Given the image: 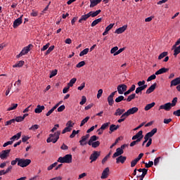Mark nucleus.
Returning <instances> with one entry per match:
<instances>
[{"label":"nucleus","mask_w":180,"mask_h":180,"mask_svg":"<svg viewBox=\"0 0 180 180\" xmlns=\"http://www.w3.org/2000/svg\"><path fill=\"white\" fill-rule=\"evenodd\" d=\"M60 134L61 131H58L54 134H49V137L46 139V143H53V144H56V142L58 141Z\"/></svg>","instance_id":"f257e3e1"},{"label":"nucleus","mask_w":180,"mask_h":180,"mask_svg":"<svg viewBox=\"0 0 180 180\" xmlns=\"http://www.w3.org/2000/svg\"><path fill=\"white\" fill-rule=\"evenodd\" d=\"M58 162H60L61 164H71L72 162V155L68 154L64 157H59Z\"/></svg>","instance_id":"f03ea898"},{"label":"nucleus","mask_w":180,"mask_h":180,"mask_svg":"<svg viewBox=\"0 0 180 180\" xmlns=\"http://www.w3.org/2000/svg\"><path fill=\"white\" fill-rule=\"evenodd\" d=\"M32 160L30 159H23L19 158V162H18V167H21V168H25V167H27L30 165Z\"/></svg>","instance_id":"7ed1b4c3"},{"label":"nucleus","mask_w":180,"mask_h":180,"mask_svg":"<svg viewBox=\"0 0 180 180\" xmlns=\"http://www.w3.org/2000/svg\"><path fill=\"white\" fill-rule=\"evenodd\" d=\"M155 133H157V128H154L150 132L147 133L145 136H144V141L142 143V146L144 147V145L146 144V143H147V141H148V139H150V137H153V136H154V134H155Z\"/></svg>","instance_id":"20e7f679"},{"label":"nucleus","mask_w":180,"mask_h":180,"mask_svg":"<svg viewBox=\"0 0 180 180\" xmlns=\"http://www.w3.org/2000/svg\"><path fill=\"white\" fill-rule=\"evenodd\" d=\"M32 47H33V44H30L28 46L24 47L21 51V52L17 56V58H19L22 57V56H25L27 54V53L30 51V49H32Z\"/></svg>","instance_id":"39448f33"},{"label":"nucleus","mask_w":180,"mask_h":180,"mask_svg":"<svg viewBox=\"0 0 180 180\" xmlns=\"http://www.w3.org/2000/svg\"><path fill=\"white\" fill-rule=\"evenodd\" d=\"M99 157H101V152L94 150L89 157V160H91V164H92V162H94V161H96V160H98Z\"/></svg>","instance_id":"423d86ee"},{"label":"nucleus","mask_w":180,"mask_h":180,"mask_svg":"<svg viewBox=\"0 0 180 180\" xmlns=\"http://www.w3.org/2000/svg\"><path fill=\"white\" fill-rule=\"evenodd\" d=\"M117 89L120 95H123V94L127 91V85L124 84H120L117 86Z\"/></svg>","instance_id":"0eeeda50"},{"label":"nucleus","mask_w":180,"mask_h":180,"mask_svg":"<svg viewBox=\"0 0 180 180\" xmlns=\"http://www.w3.org/2000/svg\"><path fill=\"white\" fill-rule=\"evenodd\" d=\"M116 94H117V91H113L112 93L110 94V96H108L107 101L108 102V105L110 106H113V103H115V101L113 100V97L115 96V95H116Z\"/></svg>","instance_id":"6e6552de"},{"label":"nucleus","mask_w":180,"mask_h":180,"mask_svg":"<svg viewBox=\"0 0 180 180\" xmlns=\"http://www.w3.org/2000/svg\"><path fill=\"white\" fill-rule=\"evenodd\" d=\"M9 154H11V149H7V150H2L0 153L1 160H6V158L9 157Z\"/></svg>","instance_id":"1a4fd4ad"},{"label":"nucleus","mask_w":180,"mask_h":180,"mask_svg":"<svg viewBox=\"0 0 180 180\" xmlns=\"http://www.w3.org/2000/svg\"><path fill=\"white\" fill-rule=\"evenodd\" d=\"M172 108V106L171 105V103H167L164 105H161L159 107V110H161L162 109H163L164 110L169 112V110H171Z\"/></svg>","instance_id":"9d476101"},{"label":"nucleus","mask_w":180,"mask_h":180,"mask_svg":"<svg viewBox=\"0 0 180 180\" xmlns=\"http://www.w3.org/2000/svg\"><path fill=\"white\" fill-rule=\"evenodd\" d=\"M110 169L109 167H106L102 172L101 174V179H106V178H108V176H109V172H110Z\"/></svg>","instance_id":"9b49d317"},{"label":"nucleus","mask_w":180,"mask_h":180,"mask_svg":"<svg viewBox=\"0 0 180 180\" xmlns=\"http://www.w3.org/2000/svg\"><path fill=\"white\" fill-rule=\"evenodd\" d=\"M22 18H23V15H22L20 17L17 18L13 22V27H14V29H16V27H18V26H20V25H22Z\"/></svg>","instance_id":"f8f14e48"},{"label":"nucleus","mask_w":180,"mask_h":180,"mask_svg":"<svg viewBox=\"0 0 180 180\" xmlns=\"http://www.w3.org/2000/svg\"><path fill=\"white\" fill-rule=\"evenodd\" d=\"M126 160H127V157L120 155L116 158V163L119 164V162H121V164H124V162H126Z\"/></svg>","instance_id":"ddd939ff"},{"label":"nucleus","mask_w":180,"mask_h":180,"mask_svg":"<svg viewBox=\"0 0 180 180\" xmlns=\"http://www.w3.org/2000/svg\"><path fill=\"white\" fill-rule=\"evenodd\" d=\"M138 112H139V108L133 107L131 108H129L127 111V113L128 114L129 116H130V115H134V113H137Z\"/></svg>","instance_id":"4468645a"},{"label":"nucleus","mask_w":180,"mask_h":180,"mask_svg":"<svg viewBox=\"0 0 180 180\" xmlns=\"http://www.w3.org/2000/svg\"><path fill=\"white\" fill-rule=\"evenodd\" d=\"M179 84H180V78L177 77L171 81L170 87L172 88V86H176V85H179Z\"/></svg>","instance_id":"2eb2a0df"},{"label":"nucleus","mask_w":180,"mask_h":180,"mask_svg":"<svg viewBox=\"0 0 180 180\" xmlns=\"http://www.w3.org/2000/svg\"><path fill=\"white\" fill-rule=\"evenodd\" d=\"M123 153H124V151L123 150L117 148L116 149V152L112 155V158H116L117 157H120V155H122V154H123Z\"/></svg>","instance_id":"dca6fc26"},{"label":"nucleus","mask_w":180,"mask_h":180,"mask_svg":"<svg viewBox=\"0 0 180 180\" xmlns=\"http://www.w3.org/2000/svg\"><path fill=\"white\" fill-rule=\"evenodd\" d=\"M155 86H157V83L152 84L146 91V95H149L151 92H154L155 90Z\"/></svg>","instance_id":"f3484780"},{"label":"nucleus","mask_w":180,"mask_h":180,"mask_svg":"<svg viewBox=\"0 0 180 180\" xmlns=\"http://www.w3.org/2000/svg\"><path fill=\"white\" fill-rule=\"evenodd\" d=\"M169 69L166 68H162L159 70L155 72V75H160V74H165V72H167Z\"/></svg>","instance_id":"a211bd4d"},{"label":"nucleus","mask_w":180,"mask_h":180,"mask_svg":"<svg viewBox=\"0 0 180 180\" xmlns=\"http://www.w3.org/2000/svg\"><path fill=\"white\" fill-rule=\"evenodd\" d=\"M126 29H127V25H124V26L117 29L115 30V33H117V34H120L123 33V32H124L126 30Z\"/></svg>","instance_id":"6ab92c4d"},{"label":"nucleus","mask_w":180,"mask_h":180,"mask_svg":"<svg viewBox=\"0 0 180 180\" xmlns=\"http://www.w3.org/2000/svg\"><path fill=\"white\" fill-rule=\"evenodd\" d=\"M44 109H46V107H44V105H38L37 106V108L34 110V112L35 113H41V112H43Z\"/></svg>","instance_id":"aec40b11"},{"label":"nucleus","mask_w":180,"mask_h":180,"mask_svg":"<svg viewBox=\"0 0 180 180\" xmlns=\"http://www.w3.org/2000/svg\"><path fill=\"white\" fill-rule=\"evenodd\" d=\"M124 112H126V110L117 108V109L115 110V112L114 113V115H115V116H122V115L124 114Z\"/></svg>","instance_id":"412c9836"},{"label":"nucleus","mask_w":180,"mask_h":180,"mask_svg":"<svg viewBox=\"0 0 180 180\" xmlns=\"http://www.w3.org/2000/svg\"><path fill=\"white\" fill-rule=\"evenodd\" d=\"M120 127V126L119 125H115V124H111L110 126V131L109 134H112V133H113V131L117 130V129H119Z\"/></svg>","instance_id":"4be33fe9"},{"label":"nucleus","mask_w":180,"mask_h":180,"mask_svg":"<svg viewBox=\"0 0 180 180\" xmlns=\"http://www.w3.org/2000/svg\"><path fill=\"white\" fill-rule=\"evenodd\" d=\"M135 89H136V85L132 84L131 88L124 93V96H127V95L131 94V92H133V91H135Z\"/></svg>","instance_id":"5701e85b"},{"label":"nucleus","mask_w":180,"mask_h":180,"mask_svg":"<svg viewBox=\"0 0 180 180\" xmlns=\"http://www.w3.org/2000/svg\"><path fill=\"white\" fill-rule=\"evenodd\" d=\"M21 136H22V132H18L17 134L13 136L10 139V140H11V141H13H13H15V140H19V139L21 137Z\"/></svg>","instance_id":"b1692460"},{"label":"nucleus","mask_w":180,"mask_h":180,"mask_svg":"<svg viewBox=\"0 0 180 180\" xmlns=\"http://www.w3.org/2000/svg\"><path fill=\"white\" fill-rule=\"evenodd\" d=\"M89 18H91L89 13L82 15L81 18L79 20V23H82L83 20H86Z\"/></svg>","instance_id":"393cba45"},{"label":"nucleus","mask_w":180,"mask_h":180,"mask_svg":"<svg viewBox=\"0 0 180 180\" xmlns=\"http://www.w3.org/2000/svg\"><path fill=\"white\" fill-rule=\"evenodd\" d=\"M101 12H102V11L97 10L96 11H90L89 13L90 16H91V18H95V17L98 16V15H99V13H101Z\"/></svg>","instance_id":"a878e982"},{"label":"nucleus","mask_w":180,"mask_h":180,"mask_svg":"<svg viewBox=\"0 0 180 180\" xmlns=\"http://www.w3.org/2000/svg\"><path fill=\"white\" fill-rule=\"evenodd\" d=\"M140 137H144V136L143 135V131L141 130L139 131L136 135L132 136V140H137V139Z\"/></svg>","instance_id":"bb28decb"},{"label":"nucleus","mask_w":180,"mask_h":180,"mask_svg":"<svg viewBox=\"0 0 180 180\" xmlns=\"http://www.w3.org/2000/svg\"><path fill=\"white\" fill-rule=\"evenodd\" d=\"M99 139V137L96 136V135H94L90 137V139L89 140V141L87 142V144H91L92 143H94L95 141H96V140H98Z\"/></svg>","instance_id":"cd10ccee"},{"label":"nucleus","mask_w":180,"mask_h":180,"mask_svg":"<svg viewBox=\"0 0 180 180\" xmlns=\"http://www.w3.org/2000/svg\"><path fill=\"white\" fill-rule=\"evenodd\" d=\"M87 138L85 137V136H82V140L79 141L80 146H86L88 144V142L86 141Z\"/></svg>","instance_id":"c85d7f7f"},{"label":"nucleus","mask_w":180,"mask_h":180,"mask_svg":"<svg viewBox=\"0 0 180 180\" xmlns=\"http://www.w3.org/2000/svg\"><path fill=\"white\" fill-rule=\"evenodd\" d=\"M25 64V61L20 60L15 65H13V68H20V67H23Z\"/></svg>","instance_id":"c756f323"},{"label":"nucleus","mask_w":180,"mask_h":180,"mask_svg":"<svg viewBox=\"0 0 180 180\" xmlns=\"http://www.w3.org/2000/svg\"><path fill=\"white\" fill-rule=\"evenodd\" d=\"M89 146H91L93 148H98V146H101V142L99 141H96L89 144Z\"/></svg>","instance_id":"7c9ffc66"},{"label":"nucleus","mask_w":180,"mask_h":180,"mask_svg":"<svg viewBox=\"0 0 180 180\" xmlns=\"http://www.w3.org/2000/svg\"><path fill=\"white\" fill-rule=\"evenodd\" d=\"M101 22H102V18L96 19L91 22V27H94V26H96V25H98V23H101Z\"/></svg>","instance_id":"2f4dec72"},{"label":"nucleus","mask_w":180,"mask_h":180,"mask_svg":"<svg viewBox=\"0 0 180 180\" xmlns=\"http://www.w3.org/2000/svg\"><path fill=\"white\" fill-rule=\"evenodd\" d=\"M148 169H144V172H142L141 175H138L136 176V178H139V180H143L144 179V177L146 176Z\"/></svg>","instance_id":"473e14b6"},{"label":"nucleus","mask_w":180,"mask_h":180,"mask_svg":"<svg viewBox=\"0 0 180 180\" xmlns=\"http://www.w3.org/2000/svg\"><path fill=\"white\" fill-rule=\"evenodd\" d=\"M154 106H155V103L154 102L150 103V104H147L145 107V110H150V109L154 108Z\"/></svg>","instance_id":"72a5a7b5"},{"label":"nucleus","mask_w":180,"mask_h":180,"mask_svg":"<svg viewBox=\"0 0 180 180\" xmlns=\"http://www.w3.org/2000/svg\"><path fill=\"white\" fill-rule=\"evenodd\" d=\"M89 53V49L86 48L79 53V57H82Z\"/></svg>","instance_id":"f704fd0d"},{"label":"nucleus","mask_w":180,"mask_h":180,"mask_svg":"<svg viewBox=\"0 0 180 180\" xmlns=\"http://www.w3.org/2000/svg\"><path fill=\"white\" fill-rule=\"evenodd\" d=\"M134 98H136V94H132L131 95H129L127 98H126L127 102H131V101H133V99H134Z\"/></svg>","instance_id":"c9c22d12"},{"label":"nucleus","mask_w":180,"mask_h":180,"mask_svg":"<svg viewBox=\"0 0 180 180\" xmlns=\"http://www.w3.org/2000/svg\"><path fill=\"white\" fill-rule=\"evenodd\" d=\"M177 103H178V98L175 97L172 101V103H170V105H172V108H174V106H176Z\"/></svg>","instance_id":"e433bc0d"},{"label":"nucleus","mask_w":180,"mask_h":180,"mask_svg":"<svg viewBox=\"0 0 180 180\" xmlns=\"http://www.w3.org/2000/svg\"><path fill=\"white\" fill-rule=\"evenodd\" d=\"M75 82H77V78L74 77L72 79H70V82L68 84L69 88L70 86H74V84H75Z\"/></svg>","instance_id":"4c0bfd02"},{"label":"nucleus","mask_w":180,"mask_h":180,"mask_svg":"<svg viewBox=\"0 0 180 180\" xmlns=\"http://www.w3.org/2000/svg\"><path fill=\"white\" fill-rule=\"evenodd\" d=\"M78 133H79V130L76 131L75 129H74L72 134L70 135V139H74V137H75V136H77Z\"/></svg>","instance_id":"58836bf2"},{"label":"nucleus","mask_w":180,"mask_h":180,"mask_svg":"<svg viewBox=\"0 0 180 180\" xmlns=\"http://www.w3.org/2000/svg\"><path fill=\"white\" fill-rule=\"evenodd\" d=\"M122 101H126V98H124V96H120L117 98H115V102L117 103H119V102H122Z\"/></svg>","instance_id":"ea45409f"},{"label":"nucleus","mask_w":180,"mask_h":180,"mask_svg":"<svg viewBox=\"0 0 180 180\" xmlns=\"http://www.w3.org/2000/svg\"><path fill=\"white\" fill-rule=\"evenodd\" d=\"M18 108V103H13L11 104V106L7 109V110L9 112L11 110H15Z\"/></svg>","instance_id":"a19ab883"},{"label":"nucleus","mask_w":180,"mask_h":180,"mask_svg":"<svg viewBox=\"0 0 180 180\" xmlns=\"http://www.w3.org/2000/svg\"><path fill=\"white\" fill-rule=\"evenodd\" d=\"M180 53V45L174 50V56L176 57Z\"/></svg>","instance_id":"79ce46f5"},{"label":"nucleus","mask_w":180,"mask_h":180,"mask_svg":"<svg viewBox=\"0 0 180 180\" xmlns=\"http://www.w3.org/2000/svg\"><path fill=\"white\" fill-rule=\"evenodd\" d=\"M167 56H168V52H162L159 55L158 60H162V58H164V57H167Z\"/></svg>","instance_id":"37998d69"},{"label":"nucleus","mask_w":180,"mask_h":180,"mask_svg":"<svg viewBox=\"0 0 180 180\" xmlns=\"http://www.w3.org/2000/svg\"><path fill=\"white\" fill-rule=\"evenodd\" d=\"M89 117H86L83 120H82L81 123H80V127H82V126H84V124H85V123L88 122V120H89Z\"/></svg>","instance_id":"c03bdc74"},{"label":"nucleus","mask_w":180,"mask_h":180,"mask_svg":"<svg viewBox=\"0 0 180 180\" xmlns=\"http://www.w3.org/2000/svg\"><path fill=\"white\" fill-rule=\"evenodd\" d=\"M57 72H58V70H57V69L52 70L49 75V78H53V77H56V75H57Z\"/></svg>","instance_id":"a18cd8bd"},{"label":"nucleus","mask_w":180,"mask_h":180,"mask_svg":"<svg viewBox=\"0 0 180 180\" xmlns=\"http://www.w3.org/2000/svg\"><path fill=\"white\" fill-rule=\"evenodd\" d=\"M109 124H110V122H107V123L103 124L101 127V129L105 130V129H108L109 127Z\"/></svg>","instance_id":"49530a36"},{"label":"nucleus","mask_w":180,"mask_h":180,"mask_svg":"<svg viewBox=\"0 0 180 180\" xmlns=\"http://www.w3.org/2000/svg\"><path fill=\"white\" fill-rule=\"evenodd\" d=\"M72 130V128H70V127H66L63 131L62 134H65V133H68V131H71Z\"/></svg>","instance_id":"de8ad7c7"},{"label":"nucleus","mask_w":180,"mask_h":180,"mask_svg":"<svg viewBox=\"0 0 180 180\" xmlns=\"http://www.w3.org/2000/svg\"><path fill=\"white\" fill-rule=\"evenodd\" d=\"M39 126L38 124H34L29 128V130H32V131H36L39 129Z\"/></svg>","instance_id":"09e8293b"},{"label":"nucleus","mask_w":180,"mask_h":180,"mask_svg":"<svg viewBox=\"0 0 180 180\" xmlns=\"http://www.w3.org/2000/svg\"><path fill=\"white\" fill-rule=\"evenodd\" d=\"M75 124V123L72 122V120H69L67 123H66V127H70V129L72 127H74V125Z\"/></svg>","instance_id":"8fccbe9b"},{"label":"nucleus","mask_w":180,"mask_h":180,"mask_svg":"<svg viewBox=\"0 0 180 180\" xmlns=\"http://www.w3.org/2000/svg\"><path fill=\"white\" fill-rule=\"evenodd\" d=\"M57 164H58L57 162L53 163L49 167H48L47 170L51 171V169H53V168H54L55 167H57Z\"/></svg>","instance_id":"3c124183"},{"label":"nucleus","mask_w":180,"mask_h":180,"mask_svg":"<svg viewBox=\"0 0 180 180\" xmlns=\"http://www.w3.org/2000/svg\"><path fill=\"white\" fill-rule=\"evenodd\" d=\"M157 75H152L147 79V82H150V81H153V79H155L157 78Z\"/></svg>","instance_id":"603ef678"},{"label":"nucleus","mask_w":180,"mask_h":180,"mask_svg":"<svg viewBox=\"0 0 180 180\" xmlns=\"http://www.w3.org/2000/svg\"><path fill=\"white\" fill-rule=\"evenodd\" d=\"M96 0H90V8H94V6H96Z\"/></svg>","instance_id":"864d4df0"},{"label":"nucleus","mask_w":180,"mask_h":180,"mask_svg":"<svg viewBox=\"0 0 180 180\" xmlns=\"http://www.w3.org/2000/svg\"><path fill=\"white\" fill-rule=\"evenodd\" d=\"M80 105H85L86 103V97L85 96H83L82 97V101H80Z\"/></svg>","instance_id":"5fc2aeb1"},{"label":"nucleus","mask_w":180,"mask_h":180,"mask_svg":"<svg viewBox=\"0 0 180 180\" xmlns=\"http://www.w3.org/2000/svg\"><path fill=\"white\" fill-rule=\"evenodd\" d=\"M103 94V90L102 89H100L98 91V94H97V99H99L101 98V96H102V94Z\"/></svg>","instance_id":"6e6d98bb"},{"label":"nucleus","mask_w":180,"mask_h":180,"mask_svg":"<svg viewBox=\"0 0 180 180\" xmlns=\"http://www.w3.org/2000/svg\"><path fill=\"white\" fill-rule=\"evenodd\" d=\"M137 162H139L136 159L133 160L131 162V167L134 168V167H136V165H137Z\"/></svg>","instance_id":"4d7b16f0"},{"label":"nucleus","mask_w":180,"mask_h":180,"mask_svg":"<svg viewBox=\"0 0 180 180\" xmlns=\"http://www.w3.org/2000/svg\"><path fill=\"white\" fill-rule=\"evenodd\" d=\"M84 65H85V61H81L79 62L77 65V68H81V67H84Z\"/></svg>","instance_id":"13d9d810"},{"label":"nucleus","mask_w":180,"mask_h":180,"mask_svg":"<svg viewBox=\"0 0 180 180\" xmlns=\"http://www.w3.org/2000/svg\"><path fill=\"white\" fill-rule=\"evenodd\" d=\"M53 50H54V46H51L46 51V54H50Z\"/></svg>","instance_id":"bf43d9fd"},{"label":"nucleus","mask_w":180,"mask_h":180,"mask_svg":"<svg viewBox=\"0 0 180 180\" xmlns=\"http://www.w3.org/2000/svg\"><path fill=\"white\" fill-rule=\"evenodd\" d=\"M113 26H115V24H110L108 26L105 27L106 32H109V30H111L113 28Z\"/></svg>","instance_id":"052dcab7"},{"label":"nucleus","mask_w":180,"mask_h":180,"mask_svg":"<svg viewBox=\"0 0 180 180\" xmlns=\"http://www.w3.org/2000/svg\"><path fill=\"white\" fill-rule=\"evenodd\" d=\"M117 50H119V47H117V46L113 47V48L110 50L111 54H115V53H116V52L117 51Z\"/></svg>","instance_id":"680f3d73"},{"label":"nucleus","mask_w":180,"mask_h":180,"mask_svg":"<svg viewBox=\"0 0 180 180\" xmlns=\"http://www.w3.org/2000/svg\"><path fill=\"white\" fill-rule=\"evenodd\" d=\"M49 47H50V44L48 43L46 45H44L42 49H41V51H46V50H47V49H49Z\"/></svg>","instance_id":"e2e57ef3"},{"label":"nucleus","mask_w":180,"mask_h":180,"mask_svg":"<svg viewBox=\"0 0 180 180\" xmlns=\"http://www.w3.org/2000/svg\"><path fill=\"white\" fill-rule=\"evenodd\" d=\"M23 120H24V119H23V117H22V116L15 117V121L18 122V123H19L20 122H23Z\"/></svg>","instance_id":"0e129e2a"},{"label":"nucleus","mask_w":180,"mask_h":180,"mask_svg":"<svg viewBox=\"0 0 180 180\" xmlns=\"http://www.w3.org/2000/svg\"><path fill=\"white\" fill-rule=\"evenodd\" d=\"M122 51H124V48H121L117 52L114 53V56H118V54H120V53H122Z\"/></svg>","instance_id":"69168bd1"},{"label":"nucleus","mask_w":180,"mask_h":180,"mask_svg":"<svg viewBox=\"0 0 180 180\" xmlns=\"http://www.w3.org/2000/svg\"><path fill=\"white\" fill-rule=\"evenodd\" d=\"M65 109V105H60V106L57 109V111H58V112H63Z\"/></svg>","instance_id":"338daca9"},{"label":"nucleus","mask_w":180,"mask_h":180,"mask_svg":"<svg viewBox=\"0 0 180 180\" xmlns=\"http://www.w3.org/2000/svg\"><path fill=\"white\" fill-rule=\"evenodd\" d=\"M173 115H174V116H178V117H179V116H180V110H176V111H174V112H173Z\"/></svg>","instance_id":"774afa93"}]
</instances>
